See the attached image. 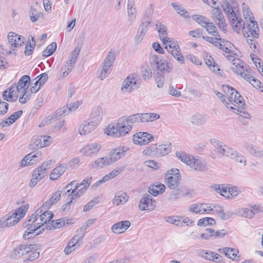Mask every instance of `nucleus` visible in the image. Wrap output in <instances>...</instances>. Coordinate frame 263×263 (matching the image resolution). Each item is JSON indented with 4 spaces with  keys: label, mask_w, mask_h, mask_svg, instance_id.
<instances>
[{
    "label": "nucleus",
    "mask_w": 263,
    "mask_h": 263,
    "mask_svg": "<svg viewBox=\"0 0 263 263\" xmlns=\"http://www.w3.org/2000/svg\"><path fill=\"white\" fill-rule=\"evenodd\" d=\"M127 200L128 197L125 193H118L115 195L113 203L118 205L120 204H124Z\"/></svg>",
    "instance_id": "nucleus-41"
},
{
    "label": "nucleus",
    "mask_w": 263,
    "mask_h": 263,
    "mask_svg": "<svg viewBox=\"0 0 263 263\" xmlns=\"http://www.w3.org/2000/svg\"><path fill=\"white\" fill-rule=\"evenodd\" d=\"M221 7L223 8V11L227 14L228 15V13H231L234 12L232 7L230 6L229 2L227 0H223Z\"/></svg>",
    "instance_id": "nucleus-62"
},
{
    "label": "nucleus",
    "mask_w": 263,
    "mask_h": 263,
    "mask_svg": "<svg viewBox=\"0 0 263 263\" xmlns=\"http://www.w3.org/2000/svg\"><path fill=\"white\" fill-rule=\"evenodd\" d=\"M15 87V85H12L3 92L2 96L4 100L12 102H14L17 100V92L13 89Z\"/></svg>",
    "instance_id": "nucleus-17"
},
{
    "label": "nucleus",
    "mask_w": 263,
    "mask_h": 263,
    "mask_svg": "<svg viewBox=\"0 0 263 263\" xmlns=\"http://www.w3.org/2000/svg\"><path fill=\"white\" fill-rule=\"evenodd\" d=\"M111 163L108 157L99 158L92 164V167H103L105 165H108Z\"/></svg>",
    "instance_id": "nucleus-40"
},
{
    "label": "nucleus",
    "mask_w": 263,
    "mask_h": 263,
    "mask_svg": "<svg viewBox=\"0 0 263 263\" xmlns=\"http://www.w3.org/2000/svg\"><path fill=\"white\" fill-rule=\"evenodd\" d=\"M101 147V145L98 143H91L84 147L82 151L85 155L91 156L92 155L98 153Z\"/></svg>",
    "instance_id": "nucleus-22"
},
{
    "label": "nucleus",
    "mask_w": 263,
    "mask_h": 263,
    "mask_svg": "<svg viewBox=\"0 0 263 263\" xmlns=\"http://www.w3.org/2000/svg\"><path fill=\"white\" fill-rule=\"evenodd\" d=\"M65 189H67L65 192L66 195H70L73 193L76 190H78V184L76 181H71L65 187Z\"/></svg>",
    "instance_id": "nucleus-53"
},
{
    "label": "nucleus",
    "mask_w": 263,
    "mask_h": 263,
    "mask_svg": "<svg viewBox=\"0 0 263 263\" xmlns=\"http://www.w3.org/2000/svg\"><path fill=\"white\" fill-rule=\"evenodd\" d=\"M228 16L230 20V23L234 31L237 33H239L240 26L237 25H234L235 22L239 19V17H238L234 12L233 13H228Z\"/></svg>",
    "instance_id": "nucleus-42"
},
{
    "label": "nucleus",
    "mask_w": 263,
    "mask_h": 263,
    "mask_svg": "<svg viewBox=\"0 0 263 263\" xmlns=\"http://www.w3.org/2000/svg\"><path fill=\"white\" fill-rule=\"evenodd\" d=\"M155 156L161 157L167 155L171 152V144H162L157 146L155 144Z\"/></svg>",
    "instance_id": "nucleus-25"
},
{
    "label": "nucleus",
    "mask_w": 263,
    "mask_h": 263,
    "mask_svg": "<svg viewBox=\"0 0 263 263\" xmlns=\"http://www.w3.org/2000/svg\"><path fill=\"white\" fill-rule=\"evenodd\" d=\"M206 28V31L212 35H216L217 31L216 27L213 25V23H211L208 21L207 23V25L206 27H204Z\"/></svg>",
    "instance_id": "nucleus-64"
},
{
    "label": "nucleus",
    "mask_w": 263,
    "mask_h": 263,
    "mask_svg": "<svg viewBox=\"0 0 263 263\" xmlns=\"http://www.w3.org/2000/svg\"><path fill=\"white\" fill-rule=\"evenodd\" d=\"M97 126H96L92 122L89 120L84 121L79 127V133L81 135H85L93 130H94Z\"/></svg>",
    "instance_id": "nucleus-26"
},
{
    "label": "nucleus",
    "mask_w": 263,
    "mask_h": 263,
    "mask_svg": "<svg viewBox=\"0 0 263 263\" xmlns=\"http://www.w3.org/2000/svg\"><path fill=\"white\" fill-rule=\"evenodd\" d=\"M61 194V191H57L49 200L44 203L43 208H45V210L48 209L52 205L57 203L60 199Z\"/></svg>",
    "instance_id": "nucleus-33"
},
{
    "label": "nucleus",
    "mask_w": 263,
    "mask_h": 263,
    "mask_svg": "<svg viewBox=\"0 0 263 263\" xmlns=\"http://www.w3.org/2000/svg\"><path fill=\"white\" fill-rule=\"evenodd\" d=\"M110 68V67L109 66L103 64L101 71L98 76V77L100 78L101 80H103L110 73L111 70Z\"/></svg>",
    "instance_id": "nucleus-56"
},
{
    "label": "nucleus",
    "mask_w": 263,
    "mask_h": 263,
    "mask_svg": "<svg viewBox=\"0 0 263 263\" xmlns=\"http://www.w3.org/2000/svg\"><path fill=\"white\" fill-rule=\"evenodd\" d=\"M222 87L225 93L228 96L229 98L231 99H232V98L235 94V92L237 91L235 89L229 86V85H223Z\"/></svg>",
    "instance_id": "nucleus-60"
},
{
    "label": "nucleus",
    "mask_w": 263,
    "mask_h": 263,
    "mask_svg": "<svg viewBox=\"0 0 263 263\" xmlns=\"http://www.w3.org/2000/svg\"><path fill=\"white\" fill-rule=\"evenodd\" d=\"M80 52V48L77 47L73 51H72L71 54L70 59L66 62L65 65V70L62 68L61 71H63L61 76L65 77L72 71L74 67L76 62L78 59V56Z\"/></svg>",
    "instance_id": "nucleus-8"
},
{
    "label": "nucleus",
    "mask_w": 263,
    "mask_h": 263,
    "mask_svg": "<svg viewBox=\"0 0 263 263\" xmlns=\"http://www.w3.org/2000/svg\"><path fill=\"white\" fill-rule=\"evenodd\" d=\"M9 44L14 47H18L24 43L25 38L14 32H10L8 35Z\"/></svg>",
    "instance_id": "nucleus-19"
},
{
    "label": "nucleus",
    "mask_w": 263,
    "mask_h": 263,
    "mask_svg": "<svg viewBox=\"0 0 263 263\" xmlns=\"http://www.w3.org/2000/svg\"><path fill=\"white\" fill-rule=\"evenodd\" d=\"M161 71L170 72L172 69L169 66L168 63L164 60H161L158 64L156 66Z\"/></svg>",
    "instance_id": "nucleus-51"
},
{
    "label": "nucleus",
    "mask_w": 263,
    "mask_h": 263,
    "mask_svg": "<svg viewBox=\"0 0 263 263\" xmlns=\"http://www.w3.org/2000/svg\"><path fill=\"white\" fill-rule=\"evenodd\" d=\"M121 118L125 122L127 125H132V126L134 123L140 122L139 114H135L133 115L129 116L127 118H126L125 117H123Z\"/></svg>",
    "instance_id": "nucleus-43"
},
{
    "label": "nucleus",
    "mask_w": 263,
    "mask_h": 263,
    "mask_svg": "<svg viewBox=\"0 0 263 263\" xmlns=\"http://www.w3.org/2000/svg\"><path fill=\"white\" fill-rule=\"evenodd\" d=\"M218 251L220 252L223 253L226 256L234 261L239 260L240 256L238 255L239 251L236 249L226 247L223 249H219Z\"/></svg>",
    "instance_id": "nucleus-21"
},
{
    "label": "nucleus",
    "mask_w": 263,
    "mask_h": 263,
    "mask_svg": "<svg viewBox=\"0 0 263 263\" xmlns=\"http://www.w3.org/2000/svg\"><path fill=\"white\" fill-rule=\"evenodd\" d=\"M166 221L170 223L174 224L176 226L182 227V224L180 223V220L178 217L168 216L166 217Z\"/></svg>",
    "instance_id": "nucleus-63"
},
{
    "label": "nucleus",
    "mask_w": 263,
    "mask_h": 263,
    "mask_svg": "<svg viewBox=\"0 0 263 263\" xmlns=\"http://www.w3.org/2000/svg\"><path fill=\"white\" fill-rule=\"evenodd\" d=\"M65 164H62L54 168L51 172L50 175V179L55 180L61 176L66 170Z\"/></svg>",
    "instance_id": "nucleus-29"
},
{
    "label": "nucleus",
    "mask_w": 263,
    "mask_h": 263,
    "mask_svg": "<svg viewBox=\"0 0 263 263\" xmlns=\"http://www.w3.org/2000/svg\"><path fill=\"white\" fill-rule=\"evenodd\" d=\"M172 6L180 15L183 16L185 18L189 17L188 12L181 5L178 4L176 3H173L172 4Z\"/></svg>",
    "instance_id": "nucleus-47"
},
{
    "label": "nucleus",
    "mask_w": 263,
    "mask_h": 263,
    "mask_svg": "<svg viewBox=\"0 0 263 263\" xmlns=\"http://www.w3.org/2000/svg\"><path fill=\"white\" fill-rule=\"evenodd\" d=\"M216 223L215 219L210 217H205L200 219L197 225L200 227H206L207 226H213Z\"/></svg>",
    "instance_id": "nucleus-49"
},
{
    "label": "nucleus",
    "mask_w": 263,
    "mask_h": 263,
    "mask_svg": "<svg viewBox=\"0 0 263 263\" xmlns=\"http://www.w3.org/2000/svg\"><path fill=\"white\" fill-rule=\"evenodd\" d=\"M138 206L141 211H152L156 207L155 200L151 195L145 194L142 195Z\"/></svg>",
    "instance_id": "nucleus-11"
},
{
    "label": "nucleus",
    "mask_w": 263,
    "mask_h": 263,
    "mask_svg": "<svg viewBox=\"0 0 263 263\" xmlns=\"http://www.w3.org/2000/svg\"><path fill=\"white\" fill-rule=\"evenodd\" d=\"M247 149L250 154L259 158H263V150L256 148L253 145H248Z\"/></svg>",
    "instance_id": "nucleus-45"
},
{
    "label": "nucleus",
    "mask_w": 263,
    "mask_h": 263,
    "mask_svg": "<svg viewBox=\"0 0 263 263\" xmlns=\"http://www.w3.org/2000/svg\"><path fill=\"white\" fill-rule=\"evenodd\" d=\"M115 60V51L112 49L110 50L108 53L107 56L105 59L103 64L110 67L112 66Z\"/></svg>",
    "instance_id": "nucleus-48"
},
{
    "label": "nucleus",
    "mask_w": 263,
    "mask_h": 263,
    "mask_svg": "<svg viewBox=\"0 0 263 263\" xmlns=\"http://www.w3.org/2000/svg\"><path fill=\"white\" fill-rule=\"evenodd\" d=\"M52 163V160L51 159L49 160L43 162L41 166L37 167L36 169H39L40 173H42L46 176L47 174V171L50 168Z\"/></svg>",
    "instance_id": "nucleus-50"
},
{
    "label": "nucleus",
    "mask_w": 263,
    "mask_h": 263,
    "mask_svg": "<svg viewBox=\"0 0 263 263\" xmlns=\"http://www.w3.org/2000/svg\"><path fill=\"white\" fill-rule=\"evenodd\" d=\"M102 117V109L101 107L97 106L93 109L89 120L97 126L100 123Z\"/></svg>",
    "instance_id": "nucleus-18"
},
{
    "label": "nucleus",
    "mask_w": 263,
    "mask_h": 263,
    "mask_svg": "<svg viewBox=\"0 0 263 263\" xmlns=\"http://www.w3.org/2000/svg\"><path fill=\"white\" fill-rule=\"evenodd\" d=\"M176 157L179 159L182 162L190 166L192 161H193L194 157L187 155L181 152H177L176 153Z\"/></svg>",
    "instance_id": "nucleus-38"
},
{
    "label": "nucleus",
    "mask_w": 263,
    "mask_h": 263,
    "mask_svg": "<svg viewBox=\"0 0 263 263\" xmlns=\"http://www.w3.org/2000/svg\"><path fill=\"white\" fill-rule=\"evenodd\" d=\"M69 113V110H68V107H63V108L58 109L54 114L47 117L43 121V122L49 123L50 121L57 119L58 117H60L63 115H67Z\"/></svg>",
    "instance_id": "nucleus-24"
},
{
    "label": "nucleus",
    "mask_w": 263,
    "mask_h": 263,
    "mask_svg": "<svg viewBox=\"0 0 263 263\" xmlns=\"http://www.w3.org/2000/svg\"><path fill=\"white\" fill-rule=\"evenodd\" d=\"M28 210V205H23L18 208L11 215H8L7 218L4 220L5 223H7V227H10L16 224L23 217Z\"/></svg>",
    "instance_id": "nucleus-7"
},
{
    "label": "nucleus",
    "mask_w": 263,
    "mask_h": 263,
    "mask_svg": "<svg viewBox=\"0 0 263 263\" xmlns=\"http://www.w3.org/2000/svg\"><path fill=\"white\" fill-rule=\"evenodd\" d=\"M72 223V222H69L68 219L65 220V218H61L56 220H52L51 223L46 226L47 230L56 229L62 228L63 227L69 226Z\"/></svg>",
    "instance_id": "nucleus-23"
},
{
    "label": "nucleus",
    "mask_w": 263,
    "mask_h": 263,
    "mask_svg": "<svg viewBox=\"0 0 263 263\" xmlns=\"http://www.w3.org/2000/svg\"><path fill=\"white\" fill-rule=\"evenodd\" d=\"M137 74L134 73L127 77L123 81L121 91L123 92H130L140 86V80L137 78Z\"/></svg>",
    "instance_id": "nucleus-6"
},
{
    "label": "nucleus",
    "mask_w": 263,
    "mask_h": 263,
    "mask_svg": "<svg viewBox=\"0 0 263 263\" xmlns=\"http://www.w3.org/2000/svg\"><path fill=\"white\" fill-rule=\"evenodd\" d=\"M202 38L209 43L213 44L214 46L218 47L219 49L222 50V51H224L226 53H231V50L228 47H225L224 45L220 43L218 41V40L214 39L213 37L207 36H203Z\"/></svg>",
    "instance_id": "nucleus-32"
},
{
    "label": "nucleus",
    "mask_w": 263,
    "mask_h": 263,
    "mask_svg": "<svg viewBox=\"0 0 263 263\" xmlns=\"http://www.w3.org/2000/svg\"><path fill=\"white\" fill-rule=\"evenodd\" d=\"M236 103L239 105L240 107L246 105L244 99L238 91L235 92V94L232 98V99Z\"/></svg>",
    "instance_id": "nucleus-57"
},
{
    "label": "nucleus",
    "mask_w": 263,
    "mask_h": 263,
    "mask_svg": "<svg viewBox=\"0 0 263 263\" xmlns=\"http://www.w3.org/2000/svg\"><path fill=\"white\" fill-rule=\"evenodd\" d=\"M203 205L204 203L193 204L190 206L189 211L195 214H203L202 206Z\"/></svg>",
    "instance_id": "nucleus-54"
},
{
    "label": "nucleus",
    "mask_w": 263,
    "mask_h": 263,
    "mask_svg": "<svg viewBox=\"0 0 263 263\" xmlns=\"http://www.w3.org/2000/svg\"><path fill=\"white\" fill-rule=\"evenodd\" d=\"M91 179V177L86 178L80 184H78V189L80 193L83 194L85 193L86 189L90 185Z\"/></svg>",
    "instance_id": "nucleus-44"
},
{
    "label": "nucleus",
    "mask_w": 263,
    "mask_h": 263,
    "mask_svg": "<svg viewBox=\"0 0 263 263\" xmlns=\"http://www.w3.org/2000/svg\"><path fill=\"white\" fill-rule=\"evenodd\" d=\"M22 114V110H18L14 112L9 118H8L7 120L1 122L0 123V126L4 127L10 125L20 118Z\"/></svg>",
    "instance_id": "nucleus-27"
},
{
    "label": "nucleus",
    "mask_w": 263,
    "mask_h": 263,
    "mask_svg": "<svg viewBox=\"0 0 263 263\" xmlns=\"http://www.w3.org/2000/svg\"><path fill=\"white\" fill-rule=\"evenodd\" d=\"M31 40L32 41V45L30 42H28L26 47L25 50L24 51V53L26 55H30L32 53L33 49L34 48L35 41L33 37H31Z\"/></svg>",
    "instance_id": "nucleus-55"
},
{
    "label": "nucleus",
    "mask_w": 263,
    "mask_h": 263,
    "mask_svg": "<svg viewBox=\"0 0 263 263\" xmlns=\"http://www.w3.org/2000/svg\"><path fill=\"white\" fill-rule=\"evenodd\" d=\"M45 209V208H44ZM53 216V213L51 211H44L43 206L39 208L32 215L29 217L28 222L35 223L39 220L40 222H36L37 225H41V227L44 224L50 221Z\"/></svg>",
    "instance_id": "nucleus-3"
},
{
    "label": "nucleus",
    "mask_w": 263,
    "mask_h": 263,
    "mask_svg": "<svg viewBox=\"0 0 263 263\" xmlns=\"http://www.w3.org/2000/svg\"><path fill=\"white\" fill-rule=\"evenodd\" d=\"M128 150L125 146H119L112 149L109 154V159L111 163H114L125 155V153Z\"/></svg>",
    "instance_id": "nucleus-12"
},
{
    "label": "nucleus",
    "mask_w": 263,
    "mask_h": 263,
    "mask_svg": "<svg viewBox=\"0 0 263 263\" xmlns=\"http://www.w3.org/2000/svg\"><path fill=\"white\" fill-rule=\"evenodd\" d=\"M28 255L26 258L27 260L32 261L39 257V252L36 251L34 249V245H32L31 251L28 253Z\"/></svg>",
    "instance_id": "nucleus-58"
},
{
    "label": "nucleus",
    "mask_w": 263,
    "mask_h": 263,
    "mask_svg": "<svg viewBox=\"0 0 263 263\" xmlns=\"http://www.w3.org/2000/svg\"><path fill=\"white\" fill-rule=\"evenodd\" d=\"M193 160L190 165L191 167L200 172H204L208 170L206 164L204 161L194 157Z\"/></svg>",
    "instance_id": "nucleus-30"
},
{
    "label": "nucleus",
    "mask_w": 263,
    "mask_h": 263,
    "mask_svg": "<svg viewBox=\"0 0 263 263\" xmlns=\"http://www.w3.org/2000/svg\"><path fill=\"white\" fill-rule=\"evenodd\" d=\"M211 143L217 150V152L221 156H226L234 159L236 162L242 164L244 166L246 165L247 162L246 159L235 149L229 147L223 142L216 139H211Z\"/></svg>",
    "instance_id": "nucleus-1"
},
{
    "label": "nucleus",
    "mask_w": 263,
    "mask_h": 263,
    "mask_svg": "<svg viewBox=\"0 0 263 263\" xmlns=\"http://www.w3.org/2000/svg\"><path fill=\"white\" fill-rule=\"evenodd\" d=\"M32 245L22 244L14 249L12 252V256L18 258L28 254L31 251Z\"/></svg>",
    "instance_id": "nucleus-14"
},
{
    "label": "nucleus",
    "mask_w": 263,
    "mask_h": 263,
    "mask_svg": "<svg viewBox=\"0 0 263 263\" xmlns=\"http://www.w3.org/2000/svg\"><path fill=\"white\" fill-rule=\"evenodd\" d=\"M212 18L215 22L223 16L221 13V9L218 7L214 8L212 11Z\"/></svg>",
    "instance_id": "nucleus-59"
},
{
    "label": "nucleus",
    "mask_w": 263,
    "mask_h": 263,
    "mask_svg": "<svg viewBox=\"0 0 263 263\" xmlns=\"http://www.w3.org/2000/svg\"><path fill=\"white\" fill-rule=\"evenodd\" d=\"M165 45V48L181 64L184 63V58L182 55L179 46L176 42L172 38L167 37L162 41Z\"/></svg>",
    "instance_id": "nucleus-4"
},
{
    "label": "nucleus",
    "mask_w": 263,
    "mask_h": 263,
    "mask_svg": "<svg viewBox=\"0 0 263 263\" xmlns=\"http://www.w3.org/2000/svg\"><path fill=\"white\" fill-rule=\"evenodd\" d=\"M208 116L199 114L193 115L191 118V123L194 125H200L206 122Z\"/></svg>",
    "instance_id": "nucleus-37"
},
{
    "label": "nucleus",
    "mask_w": 263,
    "mask_h": 263,
    "mask_svg": "<svg viewBox=\"0 0 263 263\" xmlns=\"http://www.w3.org/2000/svg\"><path fill=\"white\" fill-rule=\"evenodd\" d=\"M23 226L24 228L28 227L23 235V238L25 239H29L31 238L32 236H29V235L41 228V225H37L36 223L32 222L31 223H28L27 222H24Z\"/></svg>",
    "instance_id": "nucleus-20"
},
{
    "label": "nucleus",
    "mask_w": 263,
    "mask_h": 263,
    "mask_svg": "<svg viewBox=\"0 0 263 263\" xmlns=\"http://www.w3.org/2000/svg\"><path fill=\"white\" fill-rule=\"evenodd\" d=\"M30 82V78L27 75H24L20 79L18 82V84L16 86V88L17 92L21 91V90L24 89L26 90L28 88L29 86Z\"/></svg>",
    "instance_id": "nucleus-34"
},
{
    "label": "nucleus",
    "mask_w": 263,
    "mask_h": 263,
    "mask_svg": "<svg viewBox=\"0 0 263 263\" xmlns=\"http://www.w3.org/2000/svg\"><path fill=\"white\" fill-rule=\"evenodd\" d=\"M154 139V136L147 132H138L133 136L134 143L139 145H146L153 141Z\"/></svg>",
    "instance_id": "nucleus-10"
},
{
    "label": "nucleus",
    "mask_w": 263,
    "mask_h": 263,
    "mask_svg": "<svg viewBox=\"0 0 263 263\" xmlns=\"http://www.w3.org/2000/svg\"><path fill=\"white\" fill-rule=\"evenodd\" d=\"M180 179L179 171L177 168L169 170L165 176L166 184L167 187L172 190H174L178 186Z\"/></svg>",
    "instance_id": "nucleus-5"
},
{
    "label": "nucleus",
    "mask_w": 263,
    "mask_h": 263,
    "mask_svg": "<svg viewBox=\"0 0 263 263\" xmlns=\"http://www.w3.org/2000/svg\"><path fill=\"white\" fill-rule=\"evenodd\" d=\"M45 177L44 174L40 173L39 169L35 168L32 174L31 178L29 183V186L30 187H34Z\"/></svg>",
    "instance_id": "nucleus-31"
},
{
    "label": "nucleus",
    "mask_w": 263,
    "mask_h": 263,
    "mask_svg": "<svg viewBox=\"0 0 263 263\" xmlns=\"http://www.w3.org/2000/svg\"><path fill=\"white\" fill-rule=\"evenodd\" d=\"M156 29H157L160 39L163 41V39H165L167 36V30L166 27L161 22H157L156 24Z\"/></svg>",
    "instance_id": "nucleus-39"
},
{
    "label": "nucleus",
    "mask_w": 263,
    "mask_h": 263,
    "mask_svg": "<svg viewBox=\"0 0 263 263\" xmlns=\"http://www.w3.org/2000/svg\"><path fill=\"white\" fill-rule=\"evenodd\" d=\"M151 23V20H148L143 22L141 24L135 39V43L136 44H139L140 43H141L143 39L144 36L147 31L148 27Z\"/></svg>",
    "instance_id": "nucleus-15"
},
{
    "label": "nucleus",
    "mask_w": 263,
    "mask_h": 263,
    "mask_svg": "<svg viewBox=\"0 0 263 263\" xmlns=\"http://www.w3.org/2000/svg\"><path fill=\"white\" fill-rule=\"evenodd\" d=\"M165 186L163 184L151 185L148 188V192L154 196L163 193L165 191Z\"/></svg>",
    "instance_id": "nucleus-36"
},
{
    "label": "nucleus",
    "mask_w": 263,
    "mask_h": 263,
    "mask_svg": "<svg viewBox=\"0 0 263 263\" xmlns=\"http://www.w3.org/2000/svg\"><path fill=\"white\" fill-rule=\"evenodd\" d=\"M192 18L202 27H206L207 23L209 21L205 16L198 14L192 15Z\"/></svg>",
    "instance_id": "nucleus-52"
},
{
    "label": "nucleus",
    "mask_w": 263,
    "mask_h": 263,
    "mask_svg": "<svg viewBox=\"0 0 263 263\" xmlns=\"http://www.w3.org/2000/svg\"><path fill=\"white\" fill-rule=\"evenodd\" d=\"M83 237L82 236L75 235L68 242L66 246L64 252L66 254H70L72 251H74L77 248V245L80 239Z\"/></svg>",
    "instance_id": "nucleus-28"
},
{
    "label": "nucleus",
    "mask_w": 263,
    "mask_h": 263,
    "mask_svg": "<svg viewBox=\"0 0 263 263\" xmlns=\"http://www.w3.org/2000/svg\"><path fill=\"white\" fill-rule=\"evenodd\" d=\"M132 129V125H127L123 119L121 118L117 124H109L106 128L105 133L113 137L118 138L124 136Z\"/></svg>",
    "instance_id": "nucleus-2"
},
{
    "label": "nucleus",
    "mask_w": 263,
    "mask_h": 263,
    "mask_svg": "<svg viewBox=\"0 0 263 263\" xmlns=\"http://www.w3.org/2000/svg\"><path fill=\"white\" fill-rule=\"evenodd\" d=\"M248 23L246 27H242L243 35L245 37H253V38H258L259 33V28L258 24L253 20H250V22H247Z\"/></svg>",
    "instance_id": "nucleus-9"
},
{
    "label": "nucleus",
    "mask_w": 263,
    "mask_h": 263,
    "mask_svg": "<svg viewBox=\"0 0 263 263\" xmlns=\"http://www.w3.org/2000/svg\"><path fill=\"white\" fill-rule=\"evenodd\" d=\"M57 43L52 42L43 51L42 55L45 57H48L52 55L56 50Z\"/></svg>",
    "instance_id": "nucleus-46"
},
{
    "label": "nucleus",
    "mask_w": 263,
    "mask_h": 263,
    "mask_svg": "<svg viewBox=\"0 0 263 263\" xmlns=\"http://www.w3.org/2000/svg\"><path fill=\"white\" fill-rule=\"evenodd\" d=\"M232 64V65L230 67V68L238 74L240 73V70H243L246 68L243 65L242 62L238 58L233 59Z\"/></svg>",
    "instance_id": "nucleus-35"
},
{
    "label": "nucleus",
    "mask_w": 263,
    "mask_h": 263,
    "mask_svg": "<svg viewBox=\"0 0 263 263\" xmlns=\"http://www.w3.org/2000/svg\"><path fill=\"white\" fill-rule=\"evenodd\" d=\"M95 219H88L86 222L81 227V228L79 230L81 233V236L83 237L84 235L85 232V230L88 228L91 225L93 224L95 222Z\"/></svg>",
    "instance_id": "nucleus-61"
},
{
    "label": "nucleus",
    "mask_w": 263,
    "mask_h": 263,
    "mask_svg": "<svg viewBox=\"0 0 263 263\" xmlns=\"http://www.w3.org/2000/svg\"><path fill=\"white\" fill-rule=\"evenodd\" d=\"M130 226L128 220H124L114 224L111 228V232L115 234L124 233Z\"/></svg>",
    "instance_id": "nucleus-16"
},
{
    "label": "nucleus",
    "mask_w": 263,
    "mask_h": 263,
    "mask_svg": "<svg viewBox=\"0 0 263 263\" xmlns=\"http://www.w3.org/2000/svg\"><path fill=\"white\" fill-rule=\"evenodd\" d=\"M42 159L41 153L40 152L31 153L28 155H26L21 162V165L22 166H25L26 165H33Z\"/></svg>",
    "instance_id": "nucleus-13"
}]
</instances>
